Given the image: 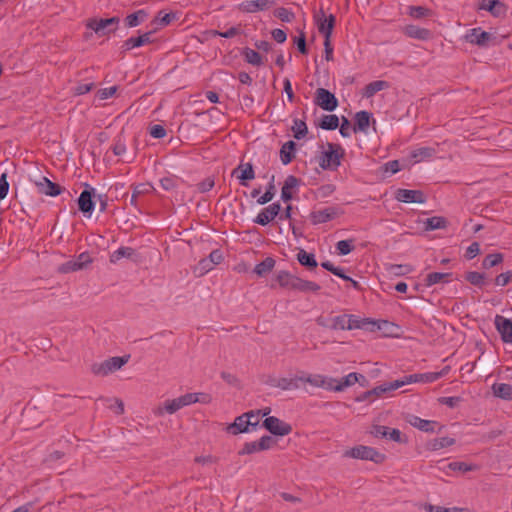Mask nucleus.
<instances>
[{"instance_id": "nucleus-9", "label": "nucleus", "mask_w": 512, "mask_h": 512, "mask_svg": "<svg viewBox=\"0 0 512 512\" xmlns=\"http://www.w3.org/2000/svg\"><path fill=\"white\" fill-rule=\"evenodd\" d=\"M314 103L328 112L334 111L339 105L336 96L325 88H318L316 90Z\"/></svg>"}, {"instance_id": "nucleus-2", "label": "nucleus", "mask_w": 512, "mask_h": 512, "mask_svg": "<svg viewBox=\"0 0 512 512\" xmlns=\"http://www.w3.org/2000/svg\"><path fill=\"white\" fill-rule=\"evenodd\" d=\"M345 458H354L360 460H369L376 464H381L385 460V455L380 453L375 448L365 445H357L343 453Z\"/></svg>"}, {"instance_id": "nucleus-11", "label": "nucleus", "mask_w": 512, "mask_h": 512, "mask_svg": "<svg viewBox=\"0 0 512 512\" xmlns=\"http://www.w3.org/2000/svg\"><path fill=\"white\" fill-rule=\"evenodd\" d=\"M333 382H336V380L329 378V385L327 386V389L340 392L343 391L346 387L352 386L355 383H359L360 385L364 386V383L367 382V379L360 373L352 372L343 377L337 385H333Z\"/></svg>"}, {"instance_id": "nucleus-32", "label": "nucleus", "mask_w": 512, "mask_h": 512, "mask_svg": "<svg viewBox=\"0 0 512 512\" xmlns=\"http://www.w3.org/2000/svg\"><path fill=\"white\" fill-rule=\"evenodd\" d=\"M293 281L294 285L292 290H297L300 292H318L320 290V286L313 281L304 280L297 276Z\"/></svg>"}, {"instance_id": "nucleus-42", "label": "nucleus", "mask_w": 512, "mask_h": 512, "mask_svg": "<svg viewBox=\"0 0 512 512\" xmlns=\"http://www.w3.org/2000/svg\"><path fill=\"white\" fill-rule=\"evenodd\" d=\"M146 16H147V13L144 10H138V11L126 16L125 24L129 28L137 27L144 21Z\"/></svg>"}, {"instance_id": "nucleus-4", "label": "nucleus", "mask_w": 512, "mask_h": 512, "mask_svg": "<svg viewBox=\"0 0 512 512\" xmlns=\"http://www.w3.org/2000/svg\"><path fill=\"white\" fill-rule=\"evenodd\" d=\"M349 322L347 324V330L354 329H366L370 331L382 330L387 326L394 327L395 325L387 320H372L369 318H360L353 314H348Z\"/></svg>"}, {"instance_id": "nucleus-14", "label": "nucleus", "mask_w": 512, "mask_h": 512, "mask_svg": "<svg viewBox=\"0 0 512 512\" xmlns=\"http://www.w3.org/2000/svg\"><path fill=\"white\" fill-rule=\"evenodd\" d=\"M280 211L281 204L279 202H274L262 209L253 222L261 226H266L279 215Z\"/></svg>"}, {"instance_id": "nucleus-58", "label": "nucleus", "mask_w": 512, "mask_h": 512, "mask_svg": "<svg viewBox=\"0 0 512 512\" xmlns=\"http://www.w3.org/2000/svg\"><path fill=\"white\" fill-rule=\"evenodd\" d=\"M274 16L280 19L282 22L287 23L291 22L295 18V14L291 10L284 7L277 8L274 11Z\"/></svg>"}, {"instance_id": "nucleus-38", "label": "nucleus", "mask_w": 512, "mask_h": 512, "mask_svg": "<svg viewBox=\"0 0 512 512\" xmlns=\"http://www.w3.org/2000/svg\"><path fill=\"white\" fill-rule=\"evenodd\" d=\"M318 126L323 130H335L339 127V118L335 114L323 115Z\"/></svg>"}, {"instance_id": "nucleus-13", "label": "nucleus", "mask_w": 512, "mask_h": 512, "mask_svg": "<svg viewBox=\"0 0 512 512\" xmlns=\"http://www.w3.org/2000/svg\"><path fill=\"white\" fill-rule=\"evenodd\" d=\"M35 186L40 194H44L46 196L56 197L60 195L65 188L59 185L58 183L52 182L45 176L40 177L38 180L34 181Z\"/></svg>"}, {"instance_id": "nucleus-25", "label": "nucleus", "mask_w": 512, "mask_h": 512, "mask_svg": "<svg viewBox=\"0 0 512 512\" xmlns=\"http://www.w3.org/2000/svg\"><path fill=\"white\" fill-rule=\"evenodd\" d=\"M436 154V149L432 147H419L410 152L409 157L413 164L431 159Z\"/></svg>"}, {"instance_id": "nucleus-37", "label": "nucleus", "mask_w": 512, "mask_h": 512, "mask_svg": "<svg viewBox=\"0 0 512 512\" xmlns=\"http://www.w3.org/2000/svg\"><path fill=\"white\" fill-rule=\"evenodd\" d=\"M133 191L131 194L130 204L137 207L138 203V197L143 194H147L150 192V190H154V187L147 183V184H138L132 187Z\"/></svg>"}, {"instance_id": "nucleus-8", "label": "nucleus", "mask_w": 512, "mask_h": 512, "mask_svg": "<svg viewBox=\"0 0 512 512\" xmlns=\"http://www.w3.org/2000/svg\"><path fill=\"white\" fill-rule=\"evenodd\" d=\"M267 431L275 436H286L292 432V426L275 416H268L262 423Z\"/></svg>"}, {"instance_id": "nucleus-56", "label": "nucleus", "mask_w": 512, "mask_h": 512, "mask_svg": "<svg viewBox=\"0 0 512 512\" xmlns=\"http://www.w3.org/2000/svg\"><path fill=\"white\" fill-rule=\"evenodd\" d=\"M209 33L212 36H219V37L230 39V38H233V37H235V36H237V35H239L241 33V27H240V25L239 26H233V27H230L225 32H221V31H218V30H210Z\"/></svg>"}, {"instance_id": "nucleus-36", "label": "nucleus", "mask_w": 512, "mask_h": 512, "mask_svg": "<svg viewBox=\"0 0 512 512\" xmlns=\"http://www.w3.org/2000/svg\"><path fill=\"white\" fill-rule=\"evenodd\" d=\"M385 269L393 276H404L413 271V267L409 264H387Z\"/></svg>"}, {"instance_id": "nucleus-34", "label": "nucleus", "mask_w": 512, "mask_h": 512, "mask_svg": "<svg viewBox=\"0 0 512 512\" xmlns=\"http://www.w3.org/2000/svg\"><path fill=\"white\" fill-rule=\"evenodd\" d=\"M389 83L384 80H376L367 84L363 91V96L366 98L373 97L377 92L387 89Z\"/></svg>"}, {"instance_id": "nucleus-30", "label": "nucleus", "mask_w": 512, "mask_h": 512, "mask_svg": "<svg viewBox=\"0 0 512 512\" xmlns=\"http://www.w3.org/2000/svg\"><path fill=\"white\" fill-rule=\"evenodd\" d=\"M384 394H386V392H385V389H384L383 384H382V385H379L377 387H374L371 390H368V391L360 393L355 398V400L357 402H365V401L372 402L376 398L381 397Z\"/></svg>"}, {"instance_id": "nucleus-57", "label": "nucleus", "mask_w": 512, "mask_h": 512, "mask_svg": "<svg viewBox=\"0 0 512 512\" xmlns=\"http://www.w3.org/2000/svg\"><path fill=\"white\" fill-rule=\"evenodd\" d=\"M387 439L397 442V443H407L408 438L405 434H403L399 429L389 428L387 433Z\"/></svg>"}, {"instance_id": "nucleus-19", "label": "nucleus", "mask_w": 512, "mask_h": 512, "mask_svg": "<svg viewBox=\"0 0 512 512\" xmlns=\"http://www.w3.org/2000/svg\"><path fill=\"white\" fill-rule=\"evenodd\" d=\"M338 215V208L327 207L322 210L313 211L310 213V220L312 224H322L333 220Z\"/></svg>"}, {"instance_id": "nucleus-7", "label": "nucleus", "mask_w": 512, "mask_h": 512, "mask_svg": "<svg viewBox=\"0 0 512 512\" xmlns=\"http://www.w3.org/2000/svg\"><path fill=\"white\" fill-rule=\"evenodd\" d=\"M85 189L80 193L77 199L78 209L85 217H91L95 209L96 190L89 184H84Z\"/></svg>"}, {"instance_id": "nucleus-31", "label": "nucleus", "mask_w": 512, "mask_h": 512, "mask_svg": "<svg viewBox=\"0 0 512 512\" xmlns=\"http://www.w3.org/2000/svg\"><path fill=\"white\" fill-rule=\"evenodd\" d=\"M493 394L503 400L512 401V385L508 383H494Z\"/></svg>"}, {"instance_id": "nucleus-45", "label": "nucleus", "mask_w": 512, "mask_h": 512, "mask_svg": "<svg viewBox=\"0 0 512 512\" xmlns=\"http://www.w3.org/2000/svg\"><path fill=\"white\" fill-rule=\"evenodd\" d=\"M455 444V439L451 437H439L431 440L428 444L429 449L436 451Z\"/></svg>"}, {"instance_id": "nucleus-6", "label": "nucleus", "mask_w": 512, "mask_h": 512, "mask_svg": "<svg viewBox=\"0 0 512 512\" xmlns=\"http://www.w3.org/2000/svg\"><path fill=\"white\" fill-rule=\"evenodd\" d=\"M120 22L119 17L114 16L111 18H91L87 21V28L93 30L98 36H105L117 30Z\"/></svg>"}, {"instance_id": "nucleus-53", "label": "nucleus", "mask_w": 512, "mask_h": 512, "mask_svg": "<svg viewBox=\"0 0 512 512\" xmlns=\"http://www.w3.org/2000/svg\"><path fill=\"white\" fill-rule=\"evenodd\" d=\"M79 270H82L81 264H78V262H76L75 259L69 260L65 263H62L57 268L58 273H61V274H68V273L76 272Z\"/></svg>"}, {"instance_id": "nucleus-46", "label": "nucleus", "mask_w": 512, "mask_h": 512, "mask_svg": "<svg viewBox=\"0 0 512 512\" xmlns=\"http://www.w3.org/2000/svg\"><path fill=\"white\" fill-rule=\"evenodd\" d=\"M485 279V274L477 271H469L465 274V280L479 288L483 287L486 284Z\"/></svg>"}, {"instance_id": "nucleus-16", "label": "nucleus", "mask_w": 512, "mask_h": 512, "mask_svg": "<svg viewBox=\"0 0 512 512\" xmlns=\"http://www.w3.org/2000/svg\"><path fill=\"white\" fill-rule=\"evenodd\" d=\"M232 176H236L242 186H248V182L255 178L253 165L250 162H241L232 171Z\"/></svg>"}, {"instance_id": "nucleus-28", "label": "nucleus", "mask_w": 512, "mask_h": 512, "mask_svg": "<svg viewBox=\"0 0 512 512\" xmlns=\"http://www.w3.org/2000/svg\"><path fill=\"white\" fill-rule=\"evenodd\" d=\"M408 422L413 427H416L424 432H434L435 426L437 425L436 421L425 420L415 415H411L408 419Z\"/></svg>"}, {"instance_id": "nucleus-51", "label": "nucleus", "mask_w": 512, "mask_h": 512, "mask_svg": "<svg viewBox=\"0 0 512 512\" xmlns=\"http://www.w3.org/2000/svg\"><path fill=\"white\" fill-rule=\"evenodd\" d=\"M321 266L331 272L332 274H334L335 276H338L340 278H342L343 280L345 281H350L351 280V277L347 276L345 273H344V269L343 268H340V267H337L335 266L332 262L330 261H324L321 263Z\"/></svg>"}, {"instance_id": "nucleus-33", "label": "nucleus", "mask_w": 512, "mask_h": 512, "mask_svg": "<svg viewBox=\"0 0 512 512\" xmlns=\"http://www.w3.org/2000/svg\"><path fill=\"white\" fill-rule=\"evenodd\" d=\"M299 382L309 383L314 387H324L327 389L329 379L320 374H310L308 376H299Z\"/></svg>"}, {"instance_id": "nucleus-26", "label": "nucleus", "mask_w": 512, "mask_h": 512, "mask_svg": "<svg viewBox=\"0 0 512 512\" xmlns=\"http://www.w3.org/2000/svg\"><path fill=\"white\" fill-rule=\"evenodd\" d=\"M296 143L292 140L285 142L280 149V160L283 165L290 164L295 158Z\"/></svg>"}, {"instance_id": "nucleus-27", "label": "nucleus", "mask_w": 512, "mask_h": 512, "mask_svg": "<svg viewBox=\"0 0 512 512\" xmlns=\"http://www.w3.org/2000/svg\"><path fill=\"white\" fill-rule=\"evenodd\" d=\"M403 31L407 37L418 40H428L431 36L430 30L416 25H407Z\"/></svg>"}, {"instance_id": "nucleus-61", "label": "nucleus", "mask_w": 512, "mask_h": 512, "mask_svg": "<svg viewBox=\"0 0 512 512\" xmlns=\"http://www.w3.org/2000/svg\"><path fill=\"white\" fill-rule=\"evenodd\" d=\"M431 11L423 6H410L409 15L415 19H421L429 16Z\"/></svg>"}, {"instance_id": "nucleus-52", "label": "nucleus", "mask_w": 512, "mask_h": 512, "mask_svg": "<svg viewBox=\"0 0 512 512\" xmlns=\"http://www.w3.org/2000/svg\"><path fill=\"white\" fill-rule=\"evenodd\" d=\"M503 261L502 253H492L488 254L482 262V266L484 269H490Z\"/></svg>"}, {"instance_id": "nucleus-3", "label": "nucleus", "mask_w": 512, "mask_h": 512, "mask_svg": "<svg viewBox=\"0 0 512 512\" xmlns=\"http://www.w3.org/2000/svg\"><path fill=\"white\" fill-rule=\"evenodd\" d=\"M130 359V355L115 356L104 360L101 363H94L91 366L93 374L98 376H107L122 368Z\"/></svg>"}, {"instance_id": "nucleus-54", "label": "nucleus", "mask_w": 512, "mask_h": 512, "mask_svg": "<svg viewBox=\"0 0 512 512\" xmlns=\"http://www.w3.org/2000/svg\"><path fill=\"white\" fill-rule=\"evenodd\" d=\"M263 451V448L260 446V442L252 441L245 442L242 449L238 452L239 455H250L256 452Z\"/></svg>"}, {"instance_id": "nucleus-15", "label": "nucleus", "mask_w": 512, "mask_h": 512, "mask_svg": "<svg viewBox=\"0 0 512 512\" xmlns=\"http://www.w3.org/2000/svg\"><path fill=\"white\" fill-rule=\"evenodd\" d=\"M495 327L504 343H512V319L496 315L494 320Z\"/></svg>"}, {"instance_id": "nucleus-39", "label": "nucleus", "mask_w": 512, "mask_h": 512, "mask_svg": "<svg viewBox=\"0 0 512 512\" xmlns=\"http://www.w3.org/2000/svg\"><path fill=\"white\" fill-rule=\"evenodd\" d=\"M426 230H437L443 229L447 227L448 221L445 217L442 216H433L427 218L424 222Z\"/></svg>"}, {"instance_id": "nucleus-1", "label": "nucleus", "mask_w": 512, "mask_h": 512, "mask_svg": "<svg viewBox=\"0 0 512 512\" xmlns=\"http://www.w3.org/2000/svg\"><path fill=\"white\" fill-rule=\"evenodd\" d=\"M326 146L327 149L319 157V166L323 170L336 171L345 156V150L340 144L328 142Z\"/></svg>"}, {"instance_id": "nucleus-44", "label": "nucleus", "mask_w": 512, "mask_h": 512, "mask_svg": "<svg viewBox=\"0 0 512 512\" xmlns=\"http://www.w3.org/2000/svg\"><path fill=\"white\" fill-rule=\"evenodd\" d=\"M242 54L247 63L254 65V66L263 65L262 57L257 51L246 47L243 49Z\"/></svg>"}, {"instance_id": "nucleus-49", "label": "nucleus", "mask_w": 512, "mask_h": 512, "mask_svg": "<svg viewBox=\"0 0 512 512\" xmlns=\"http://www.w3.org/2000/svg\"><path fill=\"white\" fill-rule=\"evenodd\" d=\"M349 322L348 314H342L330 319L329 329L331 330H347Z\"/></svg>"}, {"instance_id": "nucleus-29", "label": "nucleus", "mask_w": 512, "mask_h": 512, "mask_svg": "<svg viewBox=\"0 0 512 512\" xmlns=\"http://www.w3.org/2000/svg\"><path fill=\"white\" fill-rule=\"evenodd\" d=\"M297 260L303 267L310 271L316 269L318 266L315 255L304 249H299L297 253Z\"/></svg>"}, {"instance_id": "nucleus-41", "label": "nucleus", "mask_w": 512, "mask_h": 512, "mask_svg": "<svg viewBox=\"0 0 512 512\" xmlns=\"http://www.w3.org/2000/svg\"><path fill=\"white\" fill-rule=\"evenodd\" d=\"M276 261L272 257L265 258L262 262L255 266L254 272L258 276H264L274 268Z\"/></svg>"}, {"instance_id": "nucleus-47", "label": "nucleus", "mask_w": 512, "mask_h": 512, "mask_svg": "<svg viewBox=\"0 0 512 512\" xmlns=\"http://www.w3.org/2000/svg\"><path fill=\"white\" fill-rule=\"evenodd\" d=\"M134 252L133 248L122 246L110 255V262L117 263L122 258H131Z\"/></svg>"}, {"instance_id": "nucleus-48", "label": "nucleus", "mask_w": 512, "mask_h": 512, "mask_svg": "<svg viewBox=\"0 0 512 512\" xmlns=\"http://www.w3.org/2000/svg\"><path fill=\"white\" fill-rule=\"evenodd\" d=\"M277 388L281 390H294L299 388V376H295L294 378H279L277 381Z\"/></svg>"}, {"instance_id": "nucleus-20", "label": "nucleus", "mask_w": 512, "mask_h": 512, "mask_svg": "<svg viewBox=\"0 0 512 512\" xmlns=\"http://www.w3.org/2000/svg\"><path fill=\"white\" fill-rule=\"evenodd\" d=\"M354 120H355V123L353 126L354 133H357V132L366 133L370 126L371 120L373 121V123H375V119H373L372 113L365 111V110L357 112L354 116Z\"/></svg>"}, {"instance_id": "nucleus-12", "label": "nucleus", "mask_w": 512, "mask_h": 512, "mask_svg": "<svg viewBox=\"0 0 512 512\" xmlns=\"http://www.w3.org/2000/svg\"><path fill=\"white\" fill-rule=\"evenodd\" d=\"M394 198L403 203H418L423 204L427 198L421 190H410L399 188L396 190Z\"/></svg>"}, {"instance_id": "nucleus-64", "label": "nucleus", "mask_w": 512, "mask_h": 512, "mask_svg": "<svg viewBox=\"0 0 512 512\" xmlns=\"http://www.w3.org/2000/svg\"><path fill=\"white\" fill-rule=\"evenodd\" d=\"M511 280H512V271H507V272L497 275L494 282H495V285H497V286H506L510 283Z\"/></svg>"}, {"instance_id": "nucleus-55", "label": "nucleus", "mask_w": 512, "mask_h": 512, "mask_svg": "<svg viewBox=\"0 0 512 512\" xmlns=\"http://www.w3.org/2000/svg\"><path fill=\"white\" fill-rule=\"evenodd\" d=\"M354 240L348 239V240H341L338 241L336 244V249L338 251L339 255L345 256L351 253L354 250Z\"/></svg>"}, {"instance_id": "nucleus-23", "label": "nucleus", "mask_w": 512, "mask_h": 512, "mask_svg": "<svg viewBox=\"0 0 512 512\" xmlns=\"http://www.w3.org/2000/svg\"><path fill=\"white\" fill-rule=\"evenodd\" d=\"M301 183V180L294 175H289L284 181V185L281 189V199L284 202H289L293 199L292 189L297 188Z\"/></svg>"}, {"instance_id": "nucleus-63", "label": "nucleus", "mask_w": 512, "mask_h": 512, "mask_svg": "<svg viewBox=\"0 0 512 512\" xmlns=\"http://www.w3.org/2000/svg\"><path fill=\"white\" fill-rule=\"evenodd\" d=\"M409 383L410 382L407 380V376H405L403 379H398L392 382L384 383L383 387L385 389V392L389 393Z\"/></svg>"}, {"instance_id": "nucleus-40", "label": "nucleus", "mask_w": 512, "mask_h": 512, "mask_svg": "<svg viewBox=\"0 0 512 512\" xmlns=\"http://www.w3.org/2000/svg\"><path fill=\"white\" fill-rule=\"evenodd\" d=\"M451 276V273L432 272L426 276L425 284L430 287L440 282H448Z\"/></svg>"}, {"instance_id": "nucleus-35", "label": "nucleus", "mask_w": 512, "mask_h": 512, "mask_svg": "<svg viewBox=\"0 0 512 512\" xmlns=\"http://www.w3.org/2000/svg\"><path fill=\"white\" fill-rule=\"evenodd\" d=\"M440 378H441V373H432V372L411 374V375L407 376V380L410 383H414V382L432 383Z\"/></svg>"}, {"instance_id": "nucleus-62", "label": "nucleus", "mask_w": 512, "mask_h": 512, "mask_svg": "<svg viewBox=\"0 0 512 512\" xmlns=\"http://www.w3.org/2000/svg\"><path fill=\"white\" fill-rule=\"evenodd\" d=\"M336 190V186L334 184H324L321 185L315 192L316 197L319 198H327L331 196Z\"/></svg>"}, {"instance_id": "nucleus-24", "label": "nucleus", "mask_w": 512, "mask_h": 512, "mask_svg": "<svg viewBox=\"0 0 512 512\" xmlns=\"http://www.w3.org/2000/svg\"><path fill=\"white\" fill-rule=\"evenodd\" d=\"M273 3L272 0H247L242 2L239 8L246 13H255L267 9Z\"/></svg>"}, {"instance_id": "nucleus-43", "label": "nucleus", "mask_w": 512, "mask_h": 512, "mask_svg": "<svg viewBox=\"0 0 512 512\" xmlns=\"http://www.w3.org/2000/svg\"><path fill=\"white\" fill-rule=\"evenodd\" d=\"M296 279L295 275H292L288 271L282 270L277 273L276 280L279 285L283 288L293 289L294 281Z\"/></svg>"}, {"instance_id": "nucleus-21", "label": "nucleus", "mask_w": 512, "mask_h": 512, "mask_svg": "<svg viewBox=\"0 0 512 512\" xmlns=\"http://www.w3.org/2000/svg\"><path fill=\"white\" fill-rule=\"evenodd\" d=\"M151 36H152V32L150 31V32H146L138 37H130V38L126 39L121 46L122 52H126L133 48L141 47L143 45L152 43L153 40H152Z\"/></svg>"}, {"instance_id": "nucleus-50", "label": "nucleus", "mask_w": 512, "mask_h": 512, "mask_svg": "<svg viewBox=\"0 0 512 512\" xmlns=\"http://www.w3.org/2000/svg\"><path fill=\"white\" fill-rule=\"evenodd\" d=\"M293 136L297 140L303 139L307 133L308 128L306 123L303 120L300 119H294L293 126H292Z\"/></svg>"}, {"instance_id": "nucleus-5", "label": "nucleus", "mask_w": 512, "mask_h": 512, "mask_svg": "<svg viewBox=\"0 0 512 512\" xmlns=\"http://www.w3.org/2000/svg\"><path fill=\"white\" fill-rule=\"evenodd\" d=\"M251 417H255L254 411H249L235 418L234 422L227 427V432L237 435L254 431L259 425V420L251 421Z\"/></svg>"}, {"instance_id": "nucleus-60", "label": "nucleus", "mask_w": 512, "mask_h": 512, "mask_svg": "<svg viewBox=\"0 0 512 512\" xmlns=\"http://www.w3.org/2000/svg\"><path fill=\"white\" fill-rule=\"evenodd\" d=\"M178 177L175 175H170L163 177L159 180L160 186L166 190L171 191L177 187Z\"/></svg>"}, {"instance_id": "nucleus-18", "label": "nucleus", "mask_w": 512, "mask_h": 512, "mask_svg": "<svg viewBox=\"0 0 512 512\" xmlns=\"http://www.w3.org/2000/svg\"><path fill=\"white\" fill-rule=\"evenodd\" d=\"M466 38L471 44H475L480 47L489 46L490 41L495 39V37H493L492 34L483 31L481 28L471 29L469 31V34H467Z\"/></svg>"}, {"instance_id": "nucleus-17", "label": "nucleus", "mask_w": 512, "mask_h": 512, "mask_svg": "<svg viewBox=\"0 0 512 512\" xmlns=\"http://www.w3.org/2000/svg\"><path fill=\"white\" fill-rule=\"evenodd\" d=\"M478 9L488 11L494 17H504L507 13V6L500 0H482Z\"/></svg>"}, {"instance_id": "nucleus-22", "label": "nucleus", "mask_w": 512, "mask_h": 512, "mask_svg": "<svg viewBox=\"0 0 512 512\" xmlns=\"http://www.w3.org/2000/svg\"><path fill=\"white\" fill-rule=\"evenodd\" d=\"M185 407L184 403H183V400L180 397L178 398H175V399H169V400H166L163 404V407H158L155 411H154V414L156 416H163L164 413H168V414H174L175 412H177L178 410H180L181 408Z\"/></svg>"}, {"instance_id": "nucleus-10", "label": "nucleus", "mask_w": 512, "mask_h": 512, "mask_svg": "<svg viewBox=\"0 0 512 512\" xmlns=\"http://www.w3.org/2000/svg\"><path fill=\"white\" fill-rule=\"evenodd\" d=\"M317 29L324 39H331L332 32L336 24V17L333 14L325 16L323 9H320L319 14L315 15Z\"/></svg>"}, {"instance_id": "nucleus-59", "label": "nucleus", "mask_w": 512, "mask_h": 512, "mask_svg": "<svg viewBox=\"0 0 512 512\" xmlns=\"http://www.w3.org/2000/svg\"><path fill=\"white\" fill-rule=\"evenodd\" d=\"M426 512H469L467 508H459V507H452V508H446L442 506H435L432 504H427L425 506Z\"/></svg>"}]
</instances>
